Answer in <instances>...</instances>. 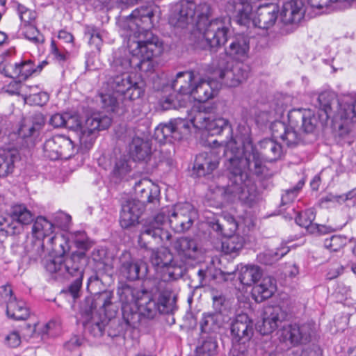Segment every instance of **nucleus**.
<instances>
[{"label":"nucleus","mask_w":356,"mask_h":356,"mask_svg":"<svg viewBox=\"0 0 356 356\" xmlns=\"http://www.w3.org/2000/svg\"><path fill=\"white\" fill-rule=\"evenodd\" d=\"M211 15V8L206 2L197 3L191 0H181L176 4L169 22L171 25L182 29L195 24L203 38L197 46L204 49L216 51L230 40L229 45L225 48L226 54L241 61L247 58L249 39L243 35L231 38L230 30L222 19L216 18L210 20Z\"/></svg>","instance_id":"obj_1"},{"label":"nucleus","mask_w":356,"mask_h":356,"mask_svg":"<svg viewBox=\"0 0 356 356\" xmlns=\"http://www.w3.org/2000/svg\"><path fill=\"white\" fill-rule=\"evenodd\" d=\"M236 153L231 151L225 152L227 159L226 168L228 172L229 184L222 190L218 189L221 194L231 195L233 199H238L242 204L251 207L258 199L257 186L250 177L249 172L257 177H266L268 169L262 163L257 152L248 143L245 150V159L240 160Z\"/></svg>","instance_id":"obj_2"},{"label":"nucleus","mask_w":356,"mask_h":356,"mask_svg":"<svg viewBox=\"0 0 356 356\" xmlns=\"http://www.w3.org/2000/svg\"><path fill=\"white\" fill-rule=\"evenodd\" d=\"M150 37L148 40L129 38V55L115 53L114 67L120 70L134 69L143 72H152L154 67L153 58L161 55L163 47L158 37Z\"/></svg>","instance_id":"obj_3"},{"label":"nucleus","mask_w":356,"mask_h":356,"mask_svg":"<svg viewBox=\"0 0 356 356\" xmlns=\"http://www.w3.org/2000/svg\"><path fill=\"white\" fill-rule=\"evenodd\" d=\"M48 242L54 253L53 258L44 261V268L50 273L60 276L83 278L84 268L87 259L83 252H74L69 257L65 254L69 251L68 241L62 234L51 236Z\"/></svg>","instance_id":"obj_4"},{"label":"nucleus","mask_w":356,"mask_h":356,"mask_svg":"<svg viewBox=\"0 0 356 356\" xmlns=\"http://www.w3.org/2000/svg\"><path fill=\"white\" fill-rule=\"evenodd\" d=\"M289 124L282 121H275L270 125L272 135L280 138L289 147H294L302 140L299 132L312 133L316 127L318 120L310 111L293 109L288 113Z\"/></svg>","instance_id":"obj_5"},{"label":"nucleus","mask_w":356,"mask_h":356,"mask_svg":"<svg viewBox=\"0 0 356 356\" xmlns=\"http://www.w3.org/2000/svg\"><path fill=\"white\" fill-rule=\"evenodd\" d=\"M113 65L114 59L106 76L107 86L125 102L131 103L133 100L139 99L144 92L143 81L129 74V69L116 70Z\"/></svg>","instance_id":"obj_6"},{"label":"nucleus","mask_w":356,"mask_h":356,"mask_svg":"<svg viewBox=\"0 0 356 356\" xmlns=\"http://www.w3.org/2000/svg\"><path fill=\"white\" fill-rule=\"evenodd\" d=\"M316 106L319 110L324 112L326 119L329 118L332 113H337V115L344 123L341 126V135L345 131V125L351 123H356V99L350 102H340L337 95L332 91H324L319 94Z\"/></svg>","instance_id":"obj_7"},{"label":"nucleus","mask_w":356,"mask_h":356,"mask_svg":"<svg viewBox=\"0 0 356 356\" xmlns=\"http://www.w3.org/2000/svg\"><path fill=\"white\" fill-rule=\"evenodd\" d=\"M111 298L112 294L109 291H104L97 294L94 298L86 297L81 307L84 329L95 337L103 335L104 324L95 318L94 312L99 307L103 309L105 315L108 316V307L112 304Z\"/></svg>","instance_id":"obj_8"},{"label":"nucleus","mask_w":356,"mask_h":356,"mask_svg":"<svg viewBox=\"0 0 356 356\" xmlns=\"http://www.w3.org/2000/svg\"><path fill=\"white\" fill-rule=\"evenodd\" d=\"M244 133L240 136L239 140L241 142L242 148L238 146H236L235 142H231L228 144L227 148L225 152L229 150L232 153H236L235 150L239 152L238 156V159L242 160L245 159V150L248 143H250L254 150H255L259 154V157L262 161V163L265 165V161H275L280 158L282 154V148L280 144L271 138H264L261 140L259 146L261 152L253 145L252 141L250 137V130L248 127H243Z\"/></svg>","instance_id":"obj_9"},{"label":"nucleus","mask_w":356,"mask_h":356,"mask_svg":"<svg viewBox=\"0 0 356 356\" xmlns=\"http://www.w3.org/2000/svg\"><path fill=\"white\" fill-rule=\"evenodd\" d=\"M195 79L192 71L179 72L172 81V88L177 92L176 95H170L161 102L163 110L178 109L185 107L191 93Z\"/></svg>","instance_id":"obj_10"},{"label":"nucleus","mask_w":356,"mask_h":356,"mask_svg":"<svg viewBox=\"0 0 356 356\" xmlns=\"http://www.w3.org/2000/svg\"><path fill=\"white\" fill-rule=\"evenodd\" d=\"M254 333L253 321L245 314L236 316L231 325L232 336V356H245L248 350L249 343Z\"/></svg>","instance_id":"obj_11"},{"label":"nucleus","mask_w":356,"mask_h":356,"mask_svg":"<svg viewBox=\"0 0 356 356\" xmlns=\"http://www.w3.org/2000/svg\"><path fill=\"white\" fill-rule=\"evenodd\" d=\"M171 215V209L169 208L163 209L154 218L147 219L143 225L140 235L138 236V245L140 248H147V241L152 238L157 243L168 241L171 234L168 231L164 229L163 225L168 221Z\"/></svg>","instance_id":"obj_12"},{"label":"nucleus","mask_w":356,"mask_h":356,"mask_svg":"<svg viewBox=\"0 0 356 356\" xmlns=\"http://www.w3.org/2000/svg\"><path fill=\"white\" fill-rule=\"evenodd\" d=\"M145 249L149 254L152 264L163 270L162 279L164 281L175 280L183 276L184 265L174 261L172 254L168 248L148 249L147 247Z\"/></svg>","instance_id":"obj_13"},{"label":"nucleus","mask_w":356,"mask_h":356,"mask_svg":"<svg viewBox=\"0 0 356 356\" xmlns=\"http://www.w3.org/2000/svg\"><path fill=\"white\" fill-rule=\"evenodd\" d=\"M34 215L24 204H15L12 206L10 213H0V231L8 235L20 234L23 226L33 221Z\"/></svg>","instance_id":"obj_14"},{"label":"nucleus","mask_w":356,"mask_h":356,"mask_svg":"<svg viewBox=\"0 0 356 356\" xmlns=\"http://www.w3.org/2000/svg\"><path fill=\"white\" fill-rule=\"evenodd\" d=\"M111 118L102 113H93L88 118L79 132L80 148L83 151L90 149L102 130L108 129Z\"/></svg>","instance_id":"obj_15"},{"label":"nucleus","mask_w":356,"mask_h":356,"mask_svg":"<svg viewBox=\"0 0 356 356\" xmlns=\"http://www.w3.org/2000/svg\"><path fill=\"white\" fill-rule=\"evenodd\" d=\"M154 16V8L152 6H141L131 13L129 26L134 32V40H148L151 39L150 36L156 37L149 31L153 26Z\"/></svg>","instance_id":"obj_16"},{"label":"nucleus","mask_w":356,"mask_h":356,"mask_svg":"<svg viewBox=\"0 0 356 356\" xmlns=\"http://www.w3.org/2000/svg\"><path fill=\"white\" fill-rule=\"evenodd\" d=\"M43 152L44 157L52 161L68 159L74 154V145L69 138L57 135L44 142Z\"/></svg>","instance_id":"obj_17"},{"label":"nucleus","mask_w":356,"mask_h":356,"mask_svg":"<svg viewBox=\"0 0 356 356\" xmlns=\"http://www.w3.org/2000/svg\"><path fill=\"white\" fill-rule=\"evenodd\" d=\"M6 304V315L14 321H23L29 316V311L22 300H18L13 295L11 286L8 284L0 287V305Z\"/></svg>","instance_id":"obj_18"},{"label":"nucleus","mask_w":356,"mask_h":356,"mask_svg":"<svg viewBox=\"0 0 356 356\" xmlns=\"http://www.w3.org/2000/svg\"><path fill=\"white\" fill-rule=\"evenodd\" d=\"M189 127L182 118L170 120L168 123L160 124L154 130V138L159 143H172L180 140L184 131H187Z\"/></svg>","instance_id":"obj_19"},{"label":"nucleus","mask_w":356,"mask_h":356,"mask_svg":"<svg viewBox=\"0 0 356 356\" xmlns=\"http://www.w3.org/2000/svg\"><path fill=\"white\" fill-rule=\"evenodd\" d=\"M196 216V211L189 203L179 204L172 210L170 218V225L176 232L188 230Z\"/></svg>","instance_id":"obj_20"},{"label":"nucleus","mask_w":356,"mask_h":356,"mask_svg":"<svg viewBox=\"0 0 356 356\" xmlns=\"http://www.w3.org/2000/svg\"><path fill=\"white\" fill-rule=\"evenodd\" d=\"M312 332V325L309 323L290 324L283 327L280 337L283 341L297 346L309 342Z\"/></svg>","instance_id":"obj_21"},{"label":"nucleus","mask_w":356,"mask_h":356,"mask_svg":"<svg viewBox=\"0 0 356 356\" xmlns=\"http://www.w3.org/2000/svg\"><path fill=\"white\" fill-rule=\"evenodd\" d=\"M145 210V205L135 199H129L122 204L120 225L123 229H129L139 223V218Z\"/></svg>","instance_id":"obj_22"},{"label":"nucleus","mask_w":356,"mask_h":356,"mask_svg":"<svg viewBox=\"0 0 356 356\" xmlns=\"http://www.w3.org/2000/svg\"><path fill=\"white\" fill-rule=\"evenodd\" d=\"M220 83L213 79H200L195 81L190 97L199 102H205L215 97L219 89Z\"/></svg>","instance_id":"obj_23"},{"label":"nucleus","mask_w":356,"mask_h":356,"mask_svg":"<svg viewBox=\"0 0 356 356\" xmlns=\"http://www.w3.org/2000/svg\"><path fill=\"white\" fill-rule=\"evenodd\" d=\"M172 249L182 260H195L202 254V249L195 239L191 237H179L172 244Z\"/></svg>","instance_id":"obj_24"},{"label":"nucleus","mask_w":356,"mask_h":356,"mask_svg":"<svg viewBox=\"0 0 356 356\" xmlns=\"http://www.w3.org/2000/svg\"><path fill=\"white\" fill-rule=\"evenodd\" d=\"M137 199L136 201L156 204L159 202L160 191L156 185H154L150 180L144 179L136 181L134 186Z\"/></svg>","instance_id":"obj_25"},{"label":"nucleus","mask_w":356,"mask_h":356,"mask_svg":"<svg viewBox=\"0 0 356 356\" xmlns=\"http://www.w3.org/2000/svg\"><path fill=\"white\" fill-rule=\"evenodd\" d=\"M278 8L273 3L266 4L258 8L252 18V24L262 29L272 27L278 17Z\"/></svg>","instance_id":"obj_26"},{"label":"nucleus","mask_w":356,"mask_h":356,"mask_svg":"<svg viewBox=\"0 0 356 356\" xmlns=\"http://www.w3.org/2000/svg\"><path fill=\"white\" fill-rule=\"evenodd\" d=\"M219 164V159L214 150L202 152L196 156L193 169L198 176H205L211 173Z\"/></svg>","instance_id":"obj_27"},{"label":"nucleus","mask_w":356,"mask_h":356,"mask_svg":"<svg viewBox=\"0 0 356 356\" xmlns=\"http://www.w3.org/2000/svg\"><path fill=\"white\" fill-rule=\"evenodd\" d=\"M302 0H291L284 3L280 13L281 21L284 24H297L305 13Z\"/></svg>","instance_id":"obj_28"},{"label":"nucleus","mask_w":356,"mask_h":356,"mask_svg":"<svg viewBox=\"0 0 356 356\" xmlns=\"http://www.w3.org/2000/svg\"><path fill=\"white\" fill-rule=\"evenodd\" d=\"M205 131L211 136L225 134L227 140H225L226 145L224 148V154L225 155V150L227 148V145L231 142H235L236 146L237 145V141L232 137V128L228 120L223 118H218L210 120L207 125Z\"/></svg>","instance_id":"obj_29"},{"label":"nucleus","mask_w":356,"mask_h":356,"mask_svg":"<svg viewBox=\"0 0 356 356\" xmlns=\"http://www.w3.org/2000/svg\"><path fill=\"white\" fill-rule=\"evenodd\" d=\"M265 314L267 316L263 319V334H268L275 331L287 316L286 313L277 306L268 308Z\"/></svg>","instance_id":"obj_30"},{"label":"nucleus","mask_w":356,"mask_h":356,"mask_svg":"<svg viewBox=\"0 0 356 356\" xmlns=\"http://www.w3.org/2000/svg\"><path fill=\"white\" fill-rule=\"evenodd\" d=\"M120 273L126 279L134 281L145 276L147 271L145 264L137 261L134 259L122 261Z\"/></svg>","instance_id":"obj_31"},{"label":"nucleus","mask_w":356,"mask_h":356,"mask_svg":"<svg viewBox=\"0 0 356 356\" xmlns=\"http://www.w3.org/2000/svg\"><path fill=\"white\" fill-rule=\"evenodd\" d=\"M275 290V280L272 277L267 276L262 278L259 284L253 286L252 293L257 302H262L270 298Z\"/></svg>","instance_id":"obj_32"},{"label":"nucleus","mask_w":356,"mask_h":356,"mask_svg":"<svg viewBox=\"0 0 356 356\" xmlns=\"http://www.w3.org/2000/svg\"><path fill=\"white\" fill-rule=\"evenodd\" d=\"M136 307L141 316L149 319L154 318L158 313H160L156 301L152 298L151 293L147 290L140 298Z\"/></svg>","instance_id":"obj_33"},{"label":"nucleus","mask_w":356,"mask_h":356,"mask_svg":"<svg viewBox=\"0 0 356 356\" xmlns=\"http://www.w3.org/2000/svg\"><path fill=\"white\" fill-rule=\"evenodd\" d=\"M214 74L219 77L220 83H224L228 87H236L238 84H232L234 81H236L235 73L232 65L225 59H220L216 65Z\"/></svg>","instance_id":"obj_34"},{"label":"nucleus","mask_w":356,"mask_h":356,"mask_svg":"<svg viewBox=\"0 0 356 356\" xmlns=\"http://www.w3.org/2000/svg\"><path fill=\"white\" fill-rule=\"evenodd\" d=\"M211 229L224 237L234 235L238 224L233 216H226L209 222Z\"/></svg>","instance_id":"obj_35"},{"label":"nucleus","mask_w":356,"mask_h":356,"mask_svg":"<svg viewBox=\"0 0 356 356\" xmlns=\"http://www.w3.org/2000/svg\"><path fill=\"white\" fill-rule=\"evenodd\" d=\"M146 289L134 288L128 284H124L118 289L120 300L123 305L136 306Z\"/></svg>","instance_id":"obj_36"},{"label":"nucleus","mask_w":356,"mask_h":356,"mask_svg":"<svg viewBox=\"0 0 356 356\" xmlns=\"http://www.w3.org/2000/svg\"><path fill=\"white\" fill-rule=\"evenodd\" d=\"M99 102L102 107L108 111L115 112L117 109L121 108L125 110L129 106L131 103L125 102L118 94L115 93H100L99 95Z\"/></svg>","instance_id":"obj_37"},{"label":"nucleus","mask_w":356,"mask_h":356,"mask_svg":"<svg viewBox=\"0 0 356 356\" xmlns=\"http://www.w3.org/2000/svg\"><path fill=\"white\" fill-rule=\"evenodd\" d=\"M200 324L202 332H216L222 325V315L220 313H204Z\"/></svg>","instance_id":"obj_38"},{"label":"nucleus","mask_w":356,"mask_h":356,"mask_svg":"<svg viewBox=\"0 0 356 356\" xmlns=\"http://www.w3.org/2000/svg\"><path fill=\"white\" fill-rule=\"evenodd\" d=\"M54 226L52 222L47 220L44 217L39 216L35 220L32 234L35 238L42 240L53 234Z\"/></svg>","instance_id":"obj_39"},{"label":"nucleus","mask_w":356,"mask_h":356,"mask_svg":"<svg viewBox=\"0 0 356 356\" xmlns=\"http://www.w3.org/2000/svg\"><path fill=\"white\" fill-rule=\"evenodd\" d=\"M17 158V153L14 150L3 151L0 154V177H6L13 173Z\"/></svg>","instance_id":"obj_40"},{"label":"nucleus","mask_w":356,"mask_h":356,"mask_svg":"<svg viewBox=\"0 0 356 356\" xmlns=\"http://www.w3.org/2000/svg\"><path fill=\"white\" fill-rule=\"evenodd\" d=\"M261 271L257 266H245L239 271L238 280L243 285L251 286L260 280Z\"/></svg>","instance_id":"obj_41"},{"label":"nucleus","mask_w":356,"mask_h":356,"mask_svg":"<svg viewBox=\"0 0 356 356\" xmlns=\"http://www.w3.org/2000/svg\"><path fill=\"white\" fill-rule=\"evenodd\" d=\"M130 153L134 160L147 161L151 154V147L148 143L140 139L134 140L130 145Z\"/></svg>","instance_id":"obj_42"},{"label":"nucleus","mask_w":356,"mask_h":356,"mask_svg":"<svg viewBox=\"0 0 356 356\" xmlns=\"http://www.w3.org/2000/svg\"><path fill=\"white\" fill-rule=\"evenodd\" d=\"M244 239L239 235H232L225 236L222 241V251L227 254H238L243 248Z\"/></svg>","instance_id":"obj_43"},{"label":"nucleus","mask_w":356,"mask_h":356,"mask_svg":"<svg viewBox=\"0 0 356 356\" xmlns=\"http://www.w3.org/2000/svg\"><path fill=\"white\" fill-rule=\"evenodd\" d=\"M315 218V209L309 208L298 213L296 218V222L299 226L305 227L309 232L313 233L318 226L317 224L314 223Z\"/></svg>","instance_id":"obj_44"},{"label":"nucleus","mask_w":356,"mask_h":356,"mask_svg":"<svg viewBox=\"0 0 356 356\" xmlns=\"http://www.w3.org/2000/svg\"><path fill=\"white\" fill-rule=\"evenodd\" d=\"M176 296L170 291L162 292L156 301L159 307L160 314H170L177 309Z\"/></svg>","instance_id":"obj_45"},{"label":"nucleus","mask_w":356,"mask_h":356,"mask_svg":"<svg viewBox=\"0 0 356 356\" xmlns=\"http://www.w3.org/2000/svg\"><path fill=\"white\" fill-rule=\"evenodd\" d=\"M131 163L126 156L116 159L111 172L113 177L119 181L125 179L131 171Z\"/></svg>","instance_id":"obj_46"},{"label":"nucleus","mask_w":356,"mask_h":356,"mask_svg":"<svg viewBox=\"0 0 356 356\" xmlns=\"http://www.w3.org/2000/svg\"><path fill=\"white\" fill-rule=\"evenodd\" d=\"M355 0H308L311 7L321 10L323 8H346Z\"/></svg>","instance_id":"obj_47"},{"label":"nucleus","mask_w":356,"mask_h":356,"mask_svg":"<svg viewBox=\"0 0 356 356\" xmlns=\"http://www.w3.org/2000/svg\"><path fill=\"white\" fill-rule=\"evenodd\" d=\"M241 3L238 5V22L241 25L249 26L250 24H252V6L251 2L246 1L245 0H240Z\"/></svg>","instance_id":"obj_48"},{"label":"nucleus","mask_w":356,"mask_h":356,"mask_svg":"<svg viewBox=\"0 0 356 356\" xmlns=\"http://www.w3.org/2000/svg\"><path fill=\"white\" fill-rule=\"evenodd\" d=\"M122 314L126 324L131 327L136 326L141 316L137 307L129 305L122 306Z\"/></svg>","instance_id":"obj_49"},{"label":"nucleus","mask_w":356,"mask_h":356,"mask_svg":"<svg viewBox=\"0 0 356 356\" xmlns=\"http://www.w3.org/2000/svg\"><path fill=\"white\" fill-rule=\"evenodd\" d=\"M353 241V238L348 239L343 235H333L324 241V246L332 252H338L346 245L348 241Z\"/></svg>","instance_id":"obj_50"},{"label":"nucleus","mask_w":356,"mask_h":356,"mask_svg":"<svg viewBox=\"0 0 356 356\" xmlns=\"http://www.w3.org/2000/svg\"><path fill=\"white\" fill-rule=\"evenodd\" d=\"M289 252L288 247H282L275 250H268L260 254V261L266 265H271L275 261L280 260Z\"/></svg>","instance_id":"obj_51"},{"label":"nucleus","mask_w":356,"mask_h":356,"mask_svg":"<svg viewBox=\"0 0 356 356\" xmlns=\"http://www.w3.org/2000/svg\"><path fill=\"white\" fill-rule=\"evenodd\" d=\"M70 238L76 248L79 249L77 252H83L86 254V252L91 248L92 243L84 231L73 232L70 234Z\"/></svg>","instance_id":"obj_52"},{"label":"nucleus","mask_w":356,"mask_h":356,"mask_svg":"<svg viewBox=\"0 0 356 356\" xmlns=\"http://www.w3.org/2000/svg\"><path fill=\"white\" fill-rule=\"evenodd\" d=\"M44 246V241L42 240L34 238L26 244L25 250L29 258L35 261L42 256Z\"/></svg>","instance_id":"obj_53"},{"label":"nucleus","mask_w":356,"mask_h":356,"mask_svg":"<svg viewBox=\"0 0 356 356\" xmlns=\"http://www.w3.org/2000/svg\"><path fill=\"white\" fill-rule=\"evenodd\" d=\"M23 35L26 39L35 44L43 43L44 41L43 35L32 24H24Z\"/></svg>","instance_id":"obj_54"},{"label":"nucleus","mask_w":356,"mask_h":356,"mask_svg":"<svg viewBox=\"0 0 356 356\" xmlns=\"http://www.w3.org/2000/svg\"><path fill=\"white\" fill-rule=\"evenodd\" d=\"M232 67L236 79V81H234L232 84H238L239 86L248 79L250 70V67L243 63H238L234 65H232Z\"/></svg>","instance_id":"obj_55"},{"label":"nucleus","mask_w":356,"mask_h":356,"mask_svg":"<svg viewBox=\"0 0 356 356\" xmlns=\"http://www.w3.org/2000/svg\"><path fill=\"white\" fill-rule=\"evenodd\" d=\"M217 343L209 338L205 340L201 346L196 350V356H214L216 352Z\"/></svg>","instance_id":"obj_56"},{"label":"nucleus","mask_w":356,"mask_h":356,"mask_svg":"<svg viewBox=\"0 0 356 356\" xmlns=\"http://www.w3.org/2000/svg\"><path fill=\"white\" fill-rule=\"evenodd\" d=\"M17 78L25 80L33 72H37L34 64L31 60H26L17 63Z\"/></svg>","instance_id":"obj_57"},{"label":"nucleus","mask_w":356,"mask_h":356,"mask_svg":"<svg viewBox=\"0 0 356 356\" xmlns=\"http://www.w3.org/2000/svg\"><path fill=\"white\" fill-rule=\"evenodd\" d=\"M211 118L207 113L196 111L194 116L191 118L190 121L194 127L205 131L207 124L210 121Z\"/></svg>","instance_id":"obj_58"},{"label":"nucleus","mask_w":356,"mask_h":356,"mask_svg":"<svg viewBox=\"0 0 356 356\" xmlns=\"http://www.w3.org/2000/svg\"><path fill=\"white\" fill-rule=\"evenodd\" d=\"M304 184L305 181L300 180L295 187L286 191L282 196V204H287L289 202H293L296 198L298 193L302 188Z\"/></svg>","instance_id":"obj_59"},{"label":"nucleus","mask_w":356,"mask_h":356,"mask_svg":"<svg viewBox=\"0 0 356 356\" xmlns=\"http://www.w3.org/2000/svg\"><path fill=\"white\" fill-rule=\"evenodd\" d=\"M17 12L22 22L24 24H31V22L36 17L35 12L26 8L22 4L17 5Z\"/></svg>","instance_id":"obj_60"},{"label":"nucleus","mask_w":356,"mask_h":356,"mask_svg":"<svg viewBox=\"0 0 356 356\" xmlns=\"http://www.w3.org/2000/svg\"><path fill=\"white\" fill-rule=\"evenodd\" d=\"M17 63L5 61L0 63V72L8 77L17 78Z\"/></svg>","instance_id":"obj_61"},{"label":"nucleus","mask_w":356,"mask_h":356,"mask_svg":"<svg viewBox=\"0 0 356 356\" xmlns=\"http://www.w3.org/2000/svg\"><path fill=\"white\" fill-rule=\"evenodd\" d=\"M65 127L71 130L79 132L83 126L81 124V121L77 115H72L65 113Z\"/></svg>","instance_id":"obj_62"},{"label":"nucleus","mask_w":356,"mask_h":356,"mask_svg":"<svg viewBox=\"0 0 356 356\" xmlns=\"http://www.w3.org/2000/svg\"><path fill=\"white\" fill-rule=\"evenodd\" d=\"M27 89V84H22L20 81H12L7 86L6 92L12 95H22Z\"/></svg>","instance_id":"obj_63"},{"label":"nucleus","mask_w":356,"mask_h":356,"mask_svg":"<svg viewBox=\"0 0 356 356\" xmlns=\"http://www.w3.org/2000/svg\"><path fill=\"white\" fill-rule=\"evenodd\" d=\"M82 282L83 278L74 277V280L68 286L67 293H68L74 300L80 297Z\"/></svg>","instance_id":"obj_64"}]
</instances>
